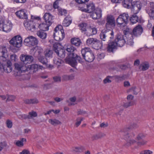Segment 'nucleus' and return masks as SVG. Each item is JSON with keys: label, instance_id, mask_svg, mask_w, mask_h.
Wrapping results in <instances>:
<instances>
[{"label": "nucleus", "instance_id": "f257e3e1", "mask_svg": "<svg viewBox=\"0 0 154 154\" xmlns=\"http://www.w3.org/2000/svg\"><path fill=\"white\" fill-rule=\"evenodd\" d=\"M100 35L102 43L96 38L92 46L94 48L96 49L97 50L101 48L102 44H105V42H107L109 38L110 39H113L114 37V33L112 30L104 29L102 31Z\"/></svg>", "mask_w": 154, "mask_h": 154}, {"label": "nucleus", "instance_id": "f03ea898", "mask_svg": "<svg viewBox=\"0 0 154 154\" xmlns=\"http://www.w3.org/2000/svg\"><path fill=\"white\" fill-rule=\"evenodd\" d=\"M83 58L88 62L93 61L95 58L93 52L89 48H85L81 50Z\"/></svg>", "mask_w": 154, "mask_h": 154}, {"label": "nucleus", "instance_id": "7ed1b4c3", "mask_svg": "<svg viewBox=\"0 0 154 154\" xmlns=\"http://www.w3.org/2000/svg\"><path fill=\"white\" fill-rule=\"evenodd\" d=\"M54 37L57 41L62 40L65 37V33L62 26L61 25L57 26L54 29Z\"/></svg>", "mask_w": 154, "mask_h": 154}, {"label": "nucleus", "instance_id": "20e7f679", "mask_svg": "<svg viewBox=\"0 0 154 154\" xmlns=\"http://www.w3.org/2000/svg\"><path fill=\"white\" fill-rule=\"evenodd\" d=\"M70 55L71 58L67 57L65 59V61L66 63L74 67L77 65V63L76 60H78L80 63L82 62L81 57L75 53L70 54Z\"/></svg>", "mask_w": 154, "mask_h": 154}, {"label": "nucleus", "instance_id": "39448f33", "mask_svg": "<svg viewBox=\"0 0 154 154\" xmlns=\"http://www.w3.org/2000/svg\"><path fill=\"white\" fill-rule=\"evenodd\" d=\"M126 37V34L124 35L121 33L117 34L115 41L119 47L123 46L126 42L125 38Z\"/></svg>", "mask_w": 154, "mask_h": 154}, {"label": "nucleus", "instance_id": "423d86ee", "mask_svg": "<svg viewBox=\"0 0 154 154\" xmlns=\"http://www.w3.org/2000/svg\"><path fill=\"white\" fill-rule=\"evenodd\" d=\"M9 42L10 44L14 46L17 48H20L22 45V38L19 36H15Z\"/></svg>", "mask_w": 154, "mask_h": 154}, {"label": "nucleus", "instance_id": "0eeeda50", "mask_svg": "<svg viewBox=\"0 0 154 154\" xmlns=\"http://www.w3.org/2000/svg\"><path fill=\"white\" fill-rule=\"evenodd\" d=\"M128 14H123L119 16L117 19V22L118 24L125 26L128 21Z\"/></svg>", "mask_w": 154, "mask_h": 154}, {"label": "nucleus", "instance_id": "6e6552de", "mask_svg": "<svg viewBox=\"0 0 154 154\" xmlns=\"http://www.w3.org/2000/svg\"><path fill=\"white\" fill-rule=\"evenodd\" d=\"M12 24L10 21H6L2 24H0V30L8 32L11 30Z\"/></svg>", "mask_w": 154, "mask_h": 154}, {"label": "nucleus", "instance_id": "1a4fd4ad", "mask_svg": "<svg viewBox=\"0 0 154 154\" xmlns=\"http://www.w3.org/2000/svg\"><path fill=\"white\" fill-rule=\"evenodd\" d=\"M20 59L24 64H30L34 60V58L32 56L24 54H22L20 57Z\"/></svg>", "mask_w": 154, "mask_h": 154}, {"label": "nucleus", "instance_id": "9d476101", "mask_svg": "<svg viewBox=\"0 0 154 154\" xmlns=\"http://www.w3.org/2000/svg\"><path fill=\"white\" fill-rule=\"evenodd\" d=\"M106 28H114L115 26V20L114 17L112 16H108L106 18Z\"/></svg>", "mask_w": 154, "mask_h": 154}, {"label": "nucleus", "instance_id": "9b49d317", "mask_svg": "<svg viewBox=\"0 0 154 154\" xmlns=\"http://www.w3.org/2000/svg\"><path fill=\"white\" fill-rule=\"evenodd\" d=\"M101 12L100 9L96 8L91 13V16L94 19H99L101 17Z\"/></svg>", "mask_w": 154, "mask_h": 154}, {"label": "nucleus", "instance_id": "f8f14e48", "mask_svg": "<svg viewBox=\"0 0 154 154\" xmlns=\"http://www.w3.org/2000/svg\"><path fill=\"white\" fill-rule=\"evenodd\" d=\"M143 32V28L140 25H138L133 29L132 33L131 34L135 36L140 35Z\"/></svg>", "mask_w": 154, "mask_h": 154}, {"label": "nucleus", "instance_id": "ddd939ff", "mask_svg": "<svg viewBox=\"0 0 154 154\" xmlns=\"http://www.w3.org/2000/svg\"><path fill=\"white\" fill-rule=\"evenodd\" d=\"M131 8L134 11V14H137L141 8L140 2H133Z\"/></svg>", "mask_w": 154, "mask_h": 154}, {"label": "nucleus", "instance_id": "4468645a", "mask_svg": "<svg viewBox=\"0 0 154 154\" xmlns=\"http://www.w3.org/2000/svg\"><path fill=\"white\" fill-rule=\"evenodd\" d=\"M45 22L51 25L53 22V17L49 13H46L44 16Z\"/></svg>", "mask_w": 154, "mask_h": 154}, {"label": "nucleus", "instance_id": "2eb2a0df", "mask_svg": "<svg viewBox=\"0 0 154 154\" xmlns=\"http://www.w3.org/2000/svg\"><path fill=\"white\" fill-rule=\"evenodd\" d=\"M15 68L19 71L24 72L27 70V67L24 64L21 62L16 63L14 64Z\"/></svg>", "mask_w": 154, "mask_h": 154}, {"label": "nucleus", "instance_id": "dca6fc26", "mask_svg": "<svg viewBox=\"0 0 154 154\" xmlns=\"http://www.w3.org/2000/svg\"><path fill=\"white\" fill-rule=\"evenodd\" d=\"M25 26L27 30L33 32L35 30V26H37V24H35L33 21H30L26 23Z\"/></svg>", "mask_w": 154, "mask_h": 154}, {"label": "nucleus", "instance_id": "f3484780", "mask_svg": "<svg viewBox=\"0 0 154 154\" xmlns=\"http://www.w3.org/2000/svg\"><path fill=\"white\" fill-rule=\"evenodd\" d=\"M11 63L10 60H8L6 64L3 66V69L7 72L10 73L11 72L12 68L11 67Z\"/></svg>", "mask_w": 154, "mask_h": 154}, {"label": "nucleus", "instance_id": "a211bd4d", "mask_svg": "<svg viewBox=\"0 0 154 154\" xmlns=\"http://www.w3.org/2000/svg\"><path fill=\"white\" fill-rule=\"evenodd\" d=\"M86 6L87 8L83 9V11L88 13H91L95 9L94 5L93 3H89Z\"/></svg>", "mask_w": 154, "mask_h": 154}, {"label": "nucleus", "instance_id": "6ab92c4d", "mask_svg": "<svg viewBox=\"0 0 154 154\" xmlns=\"http://www.w3.org/2000/svg\"><path fill=\"white\" fill-rule=\"evenodd\" d=\"M17 16L20 18L26 19L27 18V15L26 13V11L23 10H21L17 11L16 13Z\"/></svg>", "mask_w": 154, "mask_h": 154}, {"label": "nucleus", "instance_id": "aec40b11", "mask_svg": "<svg viewBox=\"0 0 154 154\" xmlns=\"http://www.w3.org/2000/svg\"><path fill=\"white\" fill-rule=\"evenodd\" d=\"M118 45L115 42H110L107 48V51L109 52H112L113 50L116 48Z\"/></svg>", "mask_w": 154, "mask_h": 154}, {"label": "nucleus", "instance_id": "412c9836", "mask_svg": "<svg viewBox=\"0 0 154 154\" xmlns=\"http://www.w3.org/2000/svg\"><path fill=\"white\" fill-rule=\"evenodd\" d=\"M129 128H124L121 130V131L123 133V134L125 137V138L128 139L129 138L134 137L135 135V134L134 132H132L130 134L127 132L128 129Z\"/></svg>", "mask_w": 154, "mask_h": 154}, {"label": "nucleus", "instance_id": "4be33fe9", "mask_svg": "<svg viewBox=\"0 0 154 154\" xmlns=\"http://www.w3.org/2000/svg\"><path fill=\"white\" fill-rule=\"evenodd\" d=\"M50 25L48 23H42L40 24L37 23V26H38L40 29V30L43 31L48 30L49 29V27Z\"/></svg>", "mask_w": 154, "mask_h": 154}, {"label": "nucleus", "instance_id": "5701e85b", "mask_svg": "<svg viewBox=\"0 0 154 154\" xmlns=\"http://www.w3.org/2000/svg\"><path fill=\"white\" fill-rule=\"evenodd\" d=\"M126 36L125 37L126 38V40L125 43L130 45H132L134 43L133 37L132 35L130 34L129 35L126 34Z\"/></svg>", "mask_w": 154, "mask_h": 154}, {"label": "nucleus", "instance_id": "b1692460", "mask_svg": "<svg viewBox=\"0 0 154 154\" xmlns=\"http://www.w3.org/2000/svg\"><path fill=\"white\" fill-rule=\"evenodd\" d=\"M36 57L39 62L44 65H45L46 66L47 65V63L48 61L47 59L43 55H37Z\"/></svg>", "mask_w": 154, "mask_h": 154}, {"label": "nucleus", "instance_id": "393cba45", "mask_svg": "<svg viewBox=\"0 0 154 154\" xmlns=\"http://www.w3.org/2000/svg\"><path fill=\"white\" fill-rule=\"evenodd\" d=\"M105 136V134H104L101 132L94 134L91 137V138L93 141H94L98 140Z\"/></svg>", "mask_w": 154, "mask_h": 154}, {"label": "nucleus", "instance_id": "a878e982", "mask_svg": "<svg viewBox=\"0 0 154 154\" xmlns=\"http://www.w3.org/2000/svg\"><path fill=\"white\" fill-rule=\"evenodd\" d=\"M84 149V147L82 146H75L73 147L72 148V152L76 153H79L82 152Z\"/></svg>", "mask_w": 154, "mask_h": 154}, {"label": "nucleus", "instance_id": "bb28decb", "mask_svg": "<svg viewBox=\"0 0 154 154\" xmlns=\"http://www.w3.org/2000/svg\"><path fill=\"white\" fill-rule=\"evenodd\" d=\"M149 67L148 62H144L142 63L139 66V69L141 70L144 71L148 69Z\"/></svg>", "mask_w": 154, "mask_h": 154}, {"label": "nucleus", "instance_id": "cd10ccee", "mask_svg": "<svg viewBox=\"0 0 154 154\" xmlns=\"http://www.w3.org/2000/svg\"><path fill=\"white\" fill-rule=\"evenodd\" d=\"M71 44L76 46H79L81 43V42L79 38H74L71 40Z\"/></svg>", "mask_w": 154, "mask_h": 154}, {"label": "nucleus", "instance_id": "c85d7f7f", "mask_svg": "<svg viewBox=\"0 0 154 154\" xmlns=\"http://www.w3.org/2000/svg\"><path fill=\"white\" fill-rule=\"evenodd\" d=\"M132 4V0H124L123 5L124 7L129 8H131Z\"/></svg>", "mask_w": 154, "mask_h": 154}, {"label": "nucleus", "instance_id": "c756f323", "mask_svg": "<svg viewBox=\"0 0 154 154\" xmlns=\"http://www.w3.org/2000/svg\"><path fill=\"white\" fill-rule=\"evenodd\" d=\"M75 49L74 47L72 45H70L67 46V48L66 49V51L68 52L69 53L68 54V56L67 57H69L71 58V57H70V54H72V53H75L74 51Z\"/></svg>", "mask_w": 154, "mask_h": 154}, {"label": "nucleus", "instance_id": "7c9ffc66", "mask_svg": "<svg viewBox=\"0 0 154 154\" xmlns=\"http://www.w3.org/2000/svg\"><path fill=\"white\" fill-rule=\"evenodd\" d=\"M71 22L70 18L68 16L66 17L63 21V25L64 26H68L70 24Z\"/></svg>", "mask_w": 154, "mask_h": 154}, {"label": "nucleus", "instance_id": "2f4dec72", "mask_svg": "<svg viewBox=\"0 0 154 154\" xmlns=\"http://www.w3.org/2000/svg\"><path fill=\"white\" fill-rule=\"evenodd\" d=\"M36 34L41 38L45 39L46 38L47 34L44 31L41 30L38 31L37 32Z\"/></svg>", "mask_w": 154, "mask_h": 154}, {"label": "nucleus", "instance_id": "473e14b6", "mask_svg": "<svg viewBox=\"0 0 154 154\" xmlns=\"http://www.w3.org/2000/svg\"><path fill=\"white\" fill-rule=\"evenodd\" d=\"M62 47V46L60 43L56 42L53 44V49L55 52L56 53L61 49Z\"/></svg>", "mask_w": 154, "mask_h": 154}, {"label": "nucleus", "instance_id": "72a5a7b5", "mask_svg": "<svg viewBox=\"0 0 154 154\" xmlns=\"http://www.w3.org/2000/svg\"><path fill=\"white\" fill-rule=\"evenodd\" d=\"M136 143H137V142L135 140L130 138V139L124 144V146L126 147H128Z\"/></svg>", "mask_w": 154, "mask_h": 154}, {"label": "nucleus", "instance_id": "f704fd0d", "mask_svg": "<svg viewBox=\"0 0 154 154\" xmlns=\"http://www.w3.org/2000/svg\"><path fill=\"white\" fill-rule=\"evenodd\" d=\"M31 37L30 46H33L37 45L38 43V41L36 38L32 36H30Z\"/></svg>", "mask_w": 154, "mask_h": 154}, {"label": "nucleus", "instance_id": "c9c22d12", "mask_svg": "<svg viewBox=\"0 0 154 154\" xmlns=\"http://www.w3.org/2000/svg\"><path fill=\"white\" fill-rule=\"evenodd\" d=\"M48 121L52 125L54 126L61 124V122L60 121L55 119H49Z\"/></svg>", "mask_w": 154, "mask_h": 154}, {"label": "nucleus", "instance_id": "e433bc0d", "mask_svg": "<svg viewBox=\"0 0 154 154\" xmlns=\"http://www.w3.org/2000/svg\"><path fill=\"white\" fill-rule=\"evenodd\" d=\"M54 63L57 66V67L60 66L63 63V61L61 59H60L57 58H55L54 59Z\"/></svg>", "mask_w": 154, "mask_h": 154}, {"label": "nucleus", "instance_id": "4c0bfd02", "mask_svg": "<svg viewBox=\"0 0 154 154\" xmlns=\"http://www.w3.org/2000/svg\"><path fill=\"white\" fill-rule=\"evenodd\" d=\"M113 77V78H114L116 79L118 82L125 80L127 78L126 75H122V76L115 75Z\"/></svg>", "mask_w": 154, "mask_h": 154}, {"label": "nucleus", "instance_id": "58836bf2", "mask_svg": "<svg viewBox=\"0 0 154 154\" xmlns=\"http://www.w3.org/2000/svg\"><path fill=\"white\" fill-rule=\"evenodd\" d=\"M59 57L63 58L65 57V51L64 50L61 49L56 53Z\"/></svg>", "mask_w": 154, "mask_h": 154}, {"label": "nucleus", "instance_id": "ea45409f", "mask_svg": "<svg viewBox=\"0 0 154 154\" xmlns=\"http://www.w3.org/2000/svg\"><path fill=\"white\" fill-rule=\"evenodd\" d=\"M34 49L35 50L36 52L38 54L37 55H42L43 50L41 47L38 46H36L34 48Z\"/></svg>", "mask_w": 154, "mask_h": 154}, {"label": "nucleus", "instance_id": "a19ab883", "mask_svg": "<svg viewBox=\"0 0 154 154\" xmlns=\"http://www.w3.org/2000/svg\"><path fill=\"white\" fill-rule=\"evenodd\" d=\"M44 54L45 57H52L53 52L52 50L47 49L45 51Z\"/></svg>", "mask_w": 154, "mask_h": 154}, {"label": "nucleus", "instance_id": "79ce46f5", "mask_svg": "<svg viewBox=\"0 0 154 154\" xmlns=\"http://www.w3.org/2000/svg\"><path fill=\"white\" fill-rule=\"evenodd\" d=\"M138 17L135 14L132 16L130 18V20L132 23H137L138 22Z\"/></svg>", "mask_w": 154, "mask_h": 154}, {"label": "nucleus", "instance_id": "37998d69", "mask_svg": "<svg viewBox=\"0 0 154 154\" xmlns=\"http://www.w3.org/2000/svg\"><path fill=\"white\" fill-rule=\"evenodd\" d=\"M28 119H30L32 117H36L37 116V113L34 111H32L29 113V115H27Z\"/></svg>", "mask_w": 154, "mask_h": 154}, {"label": "nucleus", "instance_id": "c03bdc74", "mask_svg": "<svg viewBox=\"0 0 154 154\" xmlns=\"http://www.w3.org/2000/svg\"><path fill=\"white\" fill-rule=\"evenodd\" d=\"M96 38H89L87 39L86 41V44L88 45H93L94 41Z\"/></svg>", "mask_w": 154, "mask_h": 154}, {"label": "nucleus", "instance_id": "a18cd8bd", "mask_svg": "<svg viewBox=\"0 0 154 154\" xmlns=\"http://www.w3.org/2000/svg\"><path fill=\"white\" fill-rule=\"evenodd\" d=\"M38 65L37 64H32L29 67L30 69L33 70V72H36L38 70Z\"/></svg>", "mask_w": 154, "mask_h": 154}, {"label": "nucleus", "instance_id": "49530a36", "mask_svg": "<svg viewBox=\"0 0 154 154\" xmlns=\"http://www.w3.org/2000/svg\"><path fill=\"white\" fill-rule=\"evenodd\" d=\"M112 78H113V76H108L104 79L103 81V82L104 84L111 83Z\"/></svg>", "mask_w": 154, "mask_h": 154}, {"label": "nucleus", "instance_id": "de8ad7c7", "mask_svg": "<svg viewBox=\"0 0 154 154\" xmlns=\"http://www.w3.org/2000/svg\"><path fill=\"white\" fill-rule=\"evenodd\" d=\"M134 103L133 101L128 102L124 103L123 105V106L125 108H127L130 106L134 105Z\"/></svg>", "mask_w": 154, "mask_h": 154}, {"label": "nucleus", "instance_id": "09e8293b", "mask_svg": "<svg viewBox=\"0 0 154 154\" xmlns=\"http://www.w3.org/2000/svg\"><path fill=\"white\" fill-rule=\"evenodd\" d=\"M146 136V135L143 133H139L137 136L136 139L137 140H140L144 138Z\"/></svg>", "mask_w": 154, "mask_h": 154}, {"label": "nucleus", "instance_id": "8fccbe9b", "mask_svg": "<svg viewBox=\"0 0 154 154\" xmlns=\"http://www.w3.org/2000/svg\"><path fill=\"white\" fill-rule=\"evenodd\" d=\"M86 24L85 23H82L79 25V26L81 30L82 31H86Z\"/></svg>", "mask_w": 154, "mask_h": 154}, {"label": "nucleus", "instance_id": "3c124183", "mask_svg": "<svg viewBox=\"0 0 154 154\" xmlns=\"http://www.w3.org/2000/svg\"><path fill=\"white\" fill-rule=\"evenodd\" d=\"M59 14L61 16H65L67 13L66 11L62 9H58Z\"/></svg>", "mask_w": 154, "mask_h": 154}, {"label": "nucleus", "instance_id": "603ef678", "mask_svg": "<svg viewBox=\"0 0 154 154\" xmlns=\"http://www.w3.org/2000/svg\"><path fill=\"white\" fill-rule=\"evenodd\" d=\"M30 39L31 37L29 36L27 37L24 40V43L26 45L30 46Z\"/></svg>", "mask_w": 154, "mask_h": 154}, {"label": "nucleus", "instance_id": "864d4df0", "mask_svg": "<svg viewBox=\"0 0 154 154\" xmlns=\"http://www.w3.org/2000/svg\"><path fill=\"white\" fill-rule=\"evenodd\" d=\"M137 89L136 87H133L128 90V92H130L131 91H133V94H134L136 95L138 93V91H137Z\"/></svg>", "mask_w": 154, "mask_h": 154}, {"label": "nucleus", "instance_id": "5fc2aeb1", "mask_svg": "<svg viewBox=\"0 0 154 154\" xmlns=\"http://www.w3.org/2000/svg\"><path fill=\"white\" fill-rule=\"evenodd\" d=\"M6 123L7 126L8 128H11L12 127V122L11 121L8 119L6 121Z\"/></svg>", "mask_w": 154, "mask_h": 154}, {"label": "nucleus", "instance_id": "6e6d98bb", "mask_svg": "<svg viewBox=\"0 0 154 154\" xmlns=\"http://www.w3.org/2000/svg\"><path fill=\"white\" fill-rule=\"evenodd\" d=\"M7 52V50L5 47L2 48L0 49V53H1V55L0 56L2 57H4V54Z\"/></svg>", "mask_w": 154, "mask_h": 154}, {"label": "nucleus", "instance_id": "4d7b16f0", "mask_svg": "<svg viewBox=\"0 0 154 154\" xmlns=\"http://www.w3.org/2000/svg\"><path fill=\"white\" fill-rule=\"evenodd\" d=\"M83 120L82 118H78L76 119V122L75 123V125L77 127L78 126L81 124V121Z\"/></svg>", "mask_w": 154, "mask_h": 154}, {"label": "nucleus", "instance_id": "13d9d810", "mask_svg": "<svg viewBox=\"0 0 154 154\" xmlns=\"http://www.w3.org/2000/svg\"><path fill=\"white\" fill-rule=\"evenodd\" d=\"M19 119H28L27 116L25 114H21L18 115Z\"/></svg>", "mask_w": 154, "mask_h": 154}, {"label": "nucleus", "instance_id": "bf43d9fd", "mask_svg": "<svg viewBox=\"0 0 154 154\" xmlns=\"http://www.w3.org/2000/svg\"><path fill=\"white\" fill-rule=\"evenodd\" d=\"M7 146L6 143L5 142H1L0 143V151Z\"/></svg>", "mask_w": 154, "mask_h": 154}, {"label": "nucleus", "instance_id": "052dcab7", "mask_svg": "<svg viewBox=\"0 0 154 154\" xmlns=\"http://www.w3.org/2000/svg\"><path fill=\"white\" fill-rule=\"evenodd\" d=\"M149 14L151 18L154 19V9H150V11Z\"/></svg>", "mask_w": 154, "mask_h": 154}, {"label": "nucleus", "instance_id": "680f3d73", "mask_svg": "<svg viewBox=\"0 0 154 154\" xmlns=\"http://www.w3.org/2000/svg\"><path fill=\"white\" fill-rule=\"evenodd\" d=\"M15 98V96L13 95H11L9 96L7 99V101H14Z\"/></svg>", "mask_w": 154, "mask_h": 154}, {"label": "nucleus", "instance_id": "e2e57ef3", "mask_svg": "<svg viewBox=\"0 0 154 154\" xmlns=\"http://www.w3.org/2000/svg\"><path fill=\"white\" fill-rule=\"evenodd\" d=\"M89 31H91L92 35L96 34L97 33V30L95 28H90V30Z\"/></svg>", "mask_w": 154, "mask_h": 154}, {"label": "nucleus", "instance_id": "0e129e2a", "mask_svg": "<svg viewBox=\"0 0 154 154\" xmlns=\"http://www.w3.org/2000/svg\"><path fill=\"white\" fill-rule=\"evenodd\" d=\"M31 104H36L38 103V100L36 98L31 99Z\"/></svg>", "mask_w": 154, "mask_h": 154}, {"label": "nucleus", "instance_id": "69168bd1", "mask_svg": "<svg viewBox=\"0 0 154 154\" xmlns=\"http://www.w3.org/2000/svg\"><path fill=\"white\" fill-rule=\"evenodd\" d=\"M146 143V141L144 140H143L141 141L138 142L137 143V144L139 146H141V145H145Z\"/></svg>", "mask_w": 154, "mask_h": 154}, {"label": "nucleus", "instance_id": "338daca9", "mask_svg": "<svg viewBox=\"0 0 154 154\" xmlns=\"http://www.w3.org/2000/svg\"><path fill=\"white\" fill-rule=\"evenodd\" d=\"M58 1H59L58 0H57L54 2L53 6L54 8L56 9L58 8Z\"/></svg>", "mask_w": 154, "mask_h": 154}, {"label": "nucleus", "instance_id": "774afa93", "mask_svg": "<svg viewBox=\"0 0 154 154\" xmlns=\"http://www.w3.org/2000/svg\"><path fill=\"white\" fill-rule=\"evenodd\" d=\"M20 153V154H30V152L28 150L24 149Z\"/></svg>", "mask_w": 154, "mask_h": 154}]
</instances>
